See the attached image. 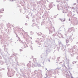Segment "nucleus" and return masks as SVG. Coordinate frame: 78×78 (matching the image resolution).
I'll return each mask as SVG.
<instances>
[{
	"label": "nucleus",
	"instance_id": "f03ea898",
	"mask_svg": "<svg viewBox=\"0 0 78 78\" xmlns=\"http://www.w3.org/2000/svg\"><path fill=\"white\" fill-rule=\"evenodd\" d=\"M2 17V15H1L0 16V17Z\"/></svg>",
	"mask_w": 78,
	"mask_h": 78
},
{
	"label": "nucleus",
	"instance_id": "7ed1b4c3",
	"mask_svg": "<svg viewBox=\"0 0 78 78\" xmlns=\"http://www.w3.org/2000/svg\"><path fill=\"white\" fill-rule=\"evenodd\" d=\"M71 78H73V77H71Z\"/></svg>",
	"mask_w": 78,
	"mask_h": 78
},
{
	"label": "nucleus",
	"instance_id": "f257e3e1",
	"mask_svg": "<svg viewBox=\"0 0 78 78\" xmlns=\"http://www.w3.org/2000/svg\"><path fill=\"white\" fill-rule=\"evenodd\" d=\"M4 11V9H1V11Z\"/></svg>",
	"mask_w": 78,
	"mask_h": 78
}]
</instances>
